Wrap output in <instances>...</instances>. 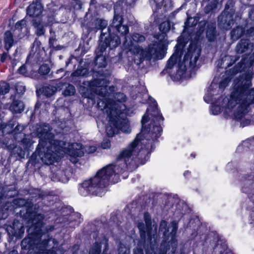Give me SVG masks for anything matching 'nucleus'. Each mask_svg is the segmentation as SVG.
<instances>
[{
  "label": "nucleus",
  "mask_w": 254,
  "mask_h": 254,
  "mask_svg": "<svg viewBox=\"0 0 254 254\" xmlns=\"http://www.w3.org/2000/svg\"><path fill=\"white\" fill-rule=\"evenodd\" d=\"M43 10V7L39 1L33 2L27 8V14L32 17H39Z\"/></svg>",
  "instance_id": "nucleus-17"
},
{
  "label": "nucleus",
  "mask_w": 254,
  "mask_h": 254,
  "mask_svg": "<svg viewBox=\"0 0 254 254\" xmlns=\"http://www.w3.org/2000/svg\"><path fill=\"white\" fill-rule=\"evenodd\" d=\"M86 72L85 69L78 68L76 71L72 73V76H84Z\"/></svg>",
  "instance_id": "nucleus-35"
},
{
  "label": "nucleus",
  "mask_w": 254,
  "mask_h": 254,
  "mask_svg": "<svg viewBox=\"0 0 254 254\" xmlns=\"http://www.w3.org/2000/svg\"><path fill=\"white\" fill-rule=\"evenodd\" d=\"M16 92L19 94H23L25 90V87L22 83H18L15 85Z\"/></svg>",
  "instance_id": "nucleus-33"
},
{
  "label": "nucleus",
  "mask_w": 254,
  "mask_h": 254,
  "mask_svg": "<svg viewBox=\"0 0 254 254\" xmlns=\"http://www.w3.org/2000/svg\"><path fill=\"white\" fill-rule=\"evenodd\" d=\"M252 77L253 72L249 71L234 80L233 91L223 110L226 118L240 121L243 127L250 123V120L244 119L254 104V96L250 90Z\"/></svg>",
  "instance_id": "nucleus-3"
},
{
  "label": "nucleus",
  "mask_w": 254,
  "mask_h": 254,
  "mask_svg": "<svg viewBox=\"0 0 254 254\" xmlns=\"http://www.w3.org/2000/svg\"><path fill=\"white\" fill-rule=\"evenodd\" d=\"M78 7H79V8H81V4H80V3H78Z\"/></svg>",
  "instance_id": "nucleus-51"
},
{
  "label": "nucleus",
  "mask_w": 254,
  "mask_h": 254,
  "mask_svg": "<svg viewBox=\"0 0 254 254\" xmlns=\"http://www.w3.org/2000/svg\"><path fill=\"white\" fill-rule=\"evenodd\" d=\"M200 54V50L199 49H192V46H190L187 53L185 55L184 59V65L181 64L177 72L176 78L177 79H181L185 74L186 70V66L189 65L193 67L195 65Z\"/></svg>",
  "instance_id": "nucleus-11"
},
{
  "label": "nucleus",
  "mask_w": 254,
  "mask_h": 254,
  "mask_svg": "<svg viewBox=\"0 0 254 254\" xmlns=\"http://www.w3.org/2000/svg\"><path fill=\"white\" fill-rule=\"evenodd\" d=\"M123 17L121 15L115 14L112 23L108 28V31L109 32V37L107 38L106 37L105 34L103 33H102L101 34H104V37H106V39H109V41L113 39L114 37L117 36V35H112L111 34V31H113L114 29H115L119 33L121 34V35L123 36L126 35L128 33L129 28L127 25L123 24ZM118 37L119 36H118ZM120 41H121V40Z\"/></svg>",
  "instance_id": "nucleus-12"
},
{
  "label": "nucleus",
  "mask_w": 254,
  "mask_h": 254,
  "mask_svg": "<svg viewBox=\"0 0 254 254\" xmlns=\"http://www.w3.org/2000/svg\"><path fill=\"white\" fill-rule=\"evenodd\" d=\"M144 153H148V150H147V151H144Z\"/></svg>",
  "instance_id": "nucleus-54"
},
{
  "label": "nucleus",
  "mask_w": 254,
  "mask_h": 254,
  "mask_svg": "<svg viewBox=\"0 0 254 254\" xmlns=\"http://www.w3.org/2000/svg\"><path fill=\"white\" fill-rule=\"evenodd\" d=\"M242 34V30L241 29L238 28L237 29H234L231 32V35L233 39H238L239 38Z\"/></svg>",
  "instance_id": "nucleus-32"
},
{
  "label": "nucleus",
  "mask_w": 254,
  "mask_h": 254,
  "mask_svg": "<svg viewBox=\"0 0 254 254\" xmlns=\"http://www.w3.org/2000/svg\"><path fill=\"white\" fill-rule=\"evenodd\" d=\"M134 254H143V252L142 249L140 248H137L134 250Z\"/></svg>",
  "instance_id": "nucleus-42"
},
{
  "label": "nucleus",
  "mask_w": 254,
  "mask_h": 254,
  "mask_svg": "<svg viewBox=\"0 0 254 254\" xmlns=\"http://www.w3.org/2000/svg\"><path fill=\"white\" fill-rule=\"evenodd\" d=\"M100 244L104 245L103 254H104L105 251L108 249V239L106 238H104L100 244L96 242L90 250L89 254H100L101 247Z\"/></svg>",
  "instance_id": "nucleus-18"
},
{
  "label": "nucleus",
  "mask_w": 254,
  "mask_h": 254,
  "mask_svg": "<svg viewBox=\"0 0 254 254\" xmlns=\"http://www.w3.org/2000/svg\"><path fill=\"white\" fill-rule=\"evenodd\" d=\"M177 60V56L175 55H173L168 61L167 65V67L171 68L173 66L174 64L176 63Z\"/></svg>",
  "instance_id": "nucleus-31"
},
{
  "label": "nucleus",
  "mask_w": 254,
  "mask_h": 254,
  "mask_svg": "<svg viewBox=\"0 0 254 254\" xmlns=\"http://www.w3.org/2000/svg\"><path fill=\"white\" fill-rule=\"evenodd\" d=\"M144 219L145 225L144 223L139 222L137 224L139 230L140 237L145 242H149L152 244L155 243L157 238V225L155 224L151 226V216L148 213H145L144 215Z\"/></svg>",
  "instance_id": "nucleus-10"
},
{
  "label": "nucleus",
  "mask_w": 254,
  "mask_h": 254,
  "mask_svg": "<svg viewBox=\"0 0 254 254\" xmlns=\"http://www.w3.org/2000/svg\"><path fill=\"white\" fill-rule=\"evenodd\" d=\"M25 200L22 198L16 199L13 200V203L18 206H22L25 204Z\"/></svg>",
  "instance_id": "nucleus-36"
},
{
  "label": "nucleus",
  "mask_w": 254,
  "mask_h": 254,
  "mask_svg": "<svg viewBox=\"0 0 254 254\" xmlns=\"http://www.w3.org/2000/svg\"><path fill=\"white\" fill-rule=\"evenodd\" d=\"M170 29V23L168 21L162 22L159 26V29L161 32L167 33Z\"/></svg>",
  "instance_id": "nucleus-26"
},
{
  "label": "nucleus",
  "mask_w": 254,
  "mask_h": 254,
  "mask_svg": "<svg viewBox=\"0 0 254 254\" xmlns=\"http://www.w3.org/2000/svg\"><path fill=\"white\" fill-rule=\"evenodd\" d=\"M56 241L53 239H49L43 241L41 243L37 244L33 240V237L25 238L21 242V246L29 250V254L34 251V254H56L54 250Z\"/></svg>",
  "instance_id": "nucleus-7"
},
{
  "label": "nucleus",
  "mask_w": 254,
  "mask_h": 254,
  "mask_svg": "<svg viewBox=\"0 0 254 254\" xmlns=\"http://www.w3.org/2000/svg\"><path fill=\"white\" fill-rule=\"evenodd\" d=\"M96 28L97 29H102V30L107 25V22L106 20L102 19H97L96 20Z\"/></svg>",
  "instance_id": "nucleus-28"
},
{
  "label": "nucleus",
  "mask_w": 254,
  "mask_h": 254,
  "mask_svg": "<svg viewBox=\"0 0 254 254\" xmlns=\"http://www.w3.org/2000/svg\"><path fill=\"white\" fill-rule=\"evenodd\" d=\"M109 82L105 79H95L88 83L86 91L82 92L83 95L88 98H92L93 94L100 95L103 97L98 102L100 110L106 115L114 114V111L118 113L125 112L126 106L123 103L126 100V95L122 93H117L114 96L115 101L109 97L115 91L114 86L108 87Z\"/></svg>",
  "instance_id": "nucleus-4"
},
{
  "label": "nucleus",
  "mask_w": 254,
  "mask_h": 254,
  "mask_svg": "<svg viewBox=\"0 0 254 254\" xmlns=\"http://www.w3.org/2000/svg\"><path fill=\"white\" fill-rule=\"evenodd\" d=\"M23 103L19 100H14L10 106V110L13 113H20L24 110Z\"/></svg>",
  "instance_id": "nucleus-19"
},
{
  "label": "nucleus",
  "mask_w": 254,
  "mask_h": 254,
  "mask_svg": "<svg viewBox=\"0 0 254 254\" xmlns=\"http://www.w3.org/2000/svg\"><path fill=\"white\" fill-rule=\"evenodd\" d=\"M3 188H0V199H2L4 194L2 193Z\"/></svg>",
  "instance_id": "nucleus-45"
},
{
  "label": "nucleus",
  "mask_w": 254,
  "mask_h": 254,
  "mask_svg": "<svg viewBox=\"0 0 254 254\" xmlns=\"http://www.w3.org/2000/svg\"><path fill=\"white\" fill-rule=\"evenodd\" d=\"M189 171H186L184 173V175L185 176H186L187 175H188L189 174Z\"/></svg>",
  "instance_id": "nucleus-50"
},
{
  "label": "nucleus",
  "mask_w": 254,
  "mask_h": 254,
  "mask_svg": "<svg viewBox=\"0 0 254 254\" xmlns=\"http://www.w3.org/2000/svg\"><path fill=\"white\" fill-rule=\"evenodd\" d=\"M218 25L223 28L226 30L229 29L234 23L233 15L232 13L224 11L218 17Z\"/></svg>",
  "instance_id": "nucleus-16"
},
{
  "label": "nucleus",
  "mask_w": 254,
  "mask_h": 254,
  "mask_svg": "<svg viewBox=\"0 0 254 254\" xmlns=\"http://www.w3.org/2000/svg\"><path fill=\"white\" fill-rule=\"evenodd\" d=\"M111 146L110 142L109 140H106L102 143L101 146L104 149L109 148Z\"/></svg>",
  "instance_id": "nucleus-38"
},
{
  "label": "nucleus",
  "mask_w": 254,
  "mask_h": 254,
  "mask_svg": "<svg viewBox=\"0 0 254 254\" xmlns=\"http://www.w3.org/2000/svg\"><path fill=\"white\" fill-rule=\"evenodd\" d=\"M206 36L209 41H213L215 36V24H212L208 27L206 32Z\"/></svg>",
  "instance_id": "nucleus-24"
},
{
  "label": "nucleus",
  "mask_w": 254,
  "mask_h": 254,
  "mask_svg": "<svg viewBox=\"0 0 254 254\" xmlns=\"http://www.w3.org/2000/svg\"><path fill=\"white\" fill-rule=\"evenodd\" d=\"M164 120L157 108V103L154 101L152 107L147 109L146 114L142 117V133L138 134L135 139L128 145L123 149L119 154L116 164H110L99 170L95 176L85 180L79 185L78 191L82 196L89 194L101 196L106 191L105 188L111 181L113 176L127 167L137 156L143 154V147L148 149L146 146L147 140L150 137L152 140L156 139L161 135L162 131L161 124Z\"/></svg>",
  "instance_id": "nucleus-1"
},
{
  "label": "nucleus",
  "mask_w": 254,
  "mask_h": 254,
  "mask_svg": "<svg viewBox=\"0 0 254 254\" xmlns=\"http://www.w3.org/2000/svg\"><path fill=\"white\" fill-rule=\"evenodd\" d=\"M23 129V127L22 126H19V125H17L16 126V127H15V128L14 129V132L15 133H16L17 132V131H19V130H22Z\"/></svg>",
  "instance_id": "nucleus-44"
},
{
  "label": "nucleus",
  "mask_w": 254,
  "mask_h": 254,
  "mask_svg": "<svg viewBox=\"0 0 254 254\" xmlns=\"http://www.w3.org/2000/svg\"><path fill=\"white\" fill-rule=\"evenodd\" d=\"M43 215L40 214L35 215L34 218L28 222L29 228L28 232L35 235L40 234V228L43 225Z\"/></svg>",
  "instance_id": "nucleus-15"
},
{
  "label": "nucleus",
  "mask_w": 254,
  "mask_h": 254,
  "mask_svg": "<svg viewBox=\"0 0 254 254\" xmlns=\"http://www.w3.org/2000/svg\"><path fill=\"white\" fill-rule=\"evenodd\" d=\"M154 0L155 2H156V3L159 2V0Z\"/></svg>",
  "instance_id": "nucleus-52"
},
{
  "label": "nucleus",
  "mask_w": 254,
  "mask_h": 254,
  "mask_svg": "<svg viewBox=\"0 0 254 254\" xmlns=\"http://www.w3.org/2000/svg\"><path fill=\"white\" fill-rule=\"evenodd\" d=\"M9 91V84L4 81L0 82V94L4 95L7 93Z\"/></svg>",
  "instance_id": "nucleus-25"
},
{
  "label": "nucleus",
  "mask_w": 254,
  "mask_h": 254,
  "mask_svg": "<svg viewBox=\"0 0 254 254\" xmlns=\"http://www.w3.org/2000/svg\"><path fill=\"white\" fill-rule=\"evenodd\" d=\"M8 254H18V253L16 251H12L10 252Z\"/></svg>",
  "instance_id": "nucleus-48"
},
{
  "label": "nucleus",
  "mask_w": 254,
  "mask_h": 254,
  "mask_svg": "<svg viewBox=\"0 0 254 254\" xmlns=\"http://www.w3.org/2000/svg\"><path fill=\"white\" fill-rule=\"evenodd\" d=\"M15 28L12 32L7 31L4 34V47L7 51L26 34V21L22 19L18 21L15 24Z\"/></svg>",
  "instance_id": "nucleus-8"
},
{
  "label": "nucleus",
  "mask_w": 254,
  "mask_h": 254,
  "mask_svg": "<svg viewBox=\"0 0 254 254\" xmlns=\"http://www.w3.org/2000/svg\"><path fill=\"white\" fill-rule=\"evenodd\" d=\"M33 25L35 28H36V34L38 36H41L44 35L45 33L44 26H47V24L41 20H38L37 21L36 19L33 20Z\"/></svg>",
  "instance_id": "nucleus-20"
},
{
  "label": "nucleus",
  "mask_w": 254,
  "mask_h": 254,
  "mask_svg": "<svg viewBox=\"0 0 254 254\" xmlns=\"http://www.w3.org/2000/svg\"><path fill=\"white\" fill-rule=\"evenodd\" d=\"M56 40L55 38L52 37L49 39V45L50 47L55 48Z\"/></svg>",
  "instance_id": "nucleus-40"
},
{
  "label": "nucleus",
  "mask_w": 254,
  "mask_h": 254,
  "mask_svg": "<svg viewBox=\"0 0 254 254\" xmlns=\"http://www.w3.org/2000/svg\"><path fill=\"white\" fill-rule=\"evenodd\" d=\"M249 16L252 20L254 21V8L249 13Z\"/></svg>",
  "instance_id": "nucleus-43"
},
{
  "label": "nucleus",
  "mask_w": 254,
  "mask_h": 254,
  "mask_svg": "<svg viewBox=\"0 0 254 254\" xmlns=\"http://www.w3.org/2000/svg\"><path fill=\"white\" fill-rule=\"evenodd\" d=\"M229 81L230 80L228 78H225L218 84L213 80L208 88L207 92L204 97V101L207 103H210L212 100V96L221 93L228 85Z\"/></svg>",
  "instance_id": "nucleus-14"
},
{
  "label": "nucleus",
  "mask_w": 254,
  "mask_h": 254,
  "mask_svg": "<svg viewBox=\"0 0 254 254\" xmlns=\"http://www.w3.org/2000/svg\"><path fill=\"white\" fill-rule=\"evenodd\" d=\"M126 114L125 112L118 113L115 111L112 115H107L109 123L106 127V131L108 136H113L120 130L125 133L130 132L128 121L125 117Z\"/></svg>",
  "instance_id": "nucleus-6"
},
{
  "label": "nucleus",
  "mask_w": 254,
  "mask_h": 254,
  "mask_svg": "<svg viewBox=\"0 0 254 254\" xmlns=\"http://www.w3.org/2000/svg\"><path fill=\"white\" fill-rule=\"evenodd\" d=\"M85 87H84L83 88V90H84L85 89Z\"/></svg>",
  "instance_id": "nucleus-55"
},
{
  "label": "nucleus",
  "mask_w": 254,
  "mask_h": 254,
  "mask_svg": "<svg viewBox=\"0 0 254 254\" xmlns=\"http://www.w3.org/2000/svg\"><path fill=\"white\" fill-rule=\"evenodd\" d=\"M50 131L48 125H39L37 130L39 138L37 151L45 164L51 165L58 161L65 153L73 157H81L84 152L91 153L96 150L95 146L83 147L80 143L67 144L64 141L53 139L54 135Z\"/></svg>",
  "instance_id": "nucleus-2"
},
{
  "label": "nucleus",
  "mask_w": 254,
  "mask_h": 254,
  "mask_svg": "<svg viewBox=\"0 0 254 254\" xmlns=\"http://www.w3.org/2000/svg\"><path fill=\"white\" fill-rule=\"evenodd\" d=\"M231 57L230 56H225V58H224V60L225 61H227V60H229L230 59H231Z\"/></svg>",
  "instance_id": "nucleus-49"
},
{
  "label": "nucleus",
  "mask_w": 254,
  "mask_h": 254,
  "mask_svg": "<svg viewBox=\"0 0 254 254\" xmlns=\"http://www.w3.org/2000/svg\"><path fill=\"white\" fill-rule=\"evenodd\" d=\"M20 232L22 233V234L23 235L24 233V228L23 226H21L20 229Z\"/></svg>",
  "instance_id": "nucleus-46"
},
{
  "label": "nucleus",
  "mask_w": 254,
  "mask_h": 254,
  "mask_svg": "<svg viewBox=\"0 0 254 254\" xmlns=\"http://www.w3.org/2000/svg\"><path fill=\"white\" fill-rule=\"evenodd\" d=\"M62 85H63V84H61L60 85H59L57 87L52 85L45 86L43 89V92L46 96H51L54 94L58 89L60 90L61 89V86Z\"/></svg>",
  "instance_id": "nucleus-22"
},
{
  "label": "nucleus",
  "mask_w": 254,
  "mask_h": 254,
  "mask_svg": "<svg viewBox=\"0 0 254 254\" xmlns=\"http://www.w3.org/2000/svg\"><path fill=\"white\" fill-rule=\"evenodd\" d=\"M9 56L7 54V53L4 52L3 54H2L0 56V61L2 63L4 62L6 59H8Z\"/></svg>",
  "instance_id": "nucleus-39"
},
{
  "label": "nucleus",
  "mask_w": 254,
  "mask_h": 254,
  "mask_svg": "<svg viewBox=\"0 0 254 254\" xmlns=\"http://www.w3.org/2000/svg\"><path fill=\"white\" fill-rule=\"evenodd\" d=\"M58 71H63V69H61L59 70Z\"/></svg>",
  "instance_id": "nucleus-53"
},
{
  "label": "nucleus",
  "mask_w": 254,
  "mask_h": 254,
  "mask_svg": "<svg viewBox=\"0 0 254 254\" xmlns=\"http://www.w3.org/2000/svg\"><path fill=\"white\" fill-rule=\"evenodd\" d=\"M13 126L14 124L11 123L4 125L2 124V122H0V130H1L3 133H9L13 131Z\"/></svg>",
  "instance_id": "nucleus-23"
},
{
  "label": "nucleus",
  "mask_w": 254,
  "mask_h": 254,
  "mask_svg": "<svg viewBox=\"0 0 254 254\" xmlns=\"http://www.w3.org/2000/svg\"><path fill=\"white\" fill-rule=\"evenodd\" d=\"M50 69L48 65L46 64H44L42 65L39 69V73L43 75L47 74L50 72Z\"/></svg>",
  "instance_id": "nucleus-30"
},
{
  "label": "nucleus",
  "mask_w": 254,
  "mask_h": 254,
  "mask_svg": "<svg viewBox=\"0 0 254 254\" xmlns=\"http://www.w3.org/2000/svg\"><path fill=\"white\" fill-rule=\"evenodd\" d=\"M75 92V89L74 87L70 84H68L67 87H66V89L64 90V94L65 96H71L74 94Z\"/></svg>",
  "instance_id": "nucleus-27"
},
{
  "label": "nucleus",
  "mask_w": 254,
  "mask_h": 254,
  "mask_svg": "<svg viewBox=\"0 0 254 254\" xmlns=\"http://www.w3.org/2000/svg\"><path fill=\"white\" fill-rule=\"evenodd\" d=\"M129 250L121 247L119 250V254H129Z\"/></svg>",
  "instance_id": "nucleus-37"
},
{
  "label": "nucleus",
  "mask_w": 254,
  "mask_h": 254,
  "mask_svg": "<svg viewBox=\"0 0 254 254\" xmlns=\"http://www.w3.org/2000/svg\"><path fill=\"white\" fill-rule=\"evenodd\" d=\"M155 41L154 43L149 45V53L145 54V52L140 50L137 47L131 49L133 52L137 53V56L139 59L140 62L137 63H142L145 59L150 60L152 58L157 59L163 58L162 52L163 47L166 43L167 35L165 33L161 32L160 34L155 35L154 36Z\"/></svg>",
  "instance_id": "nucleus-5"
},
{
  "label": "nucleus",
  "mask_w": 254,
  "mask_h": 254,
  "mask_svg": "<svg viewBox=\"0 0 254 254\" xmlns=\"http://www.w3.org/2000/svg\"><path fill=\"white\" fill-rule=\"evenodd\" d=\"M249 45V41L248 40L242 39L237 44L236 47V51L237 53L242 54L246 51Z\"/></svg>",
  "instance_id": "nucleus-21"
},
{
  "label": "nucleus",
  "mask_w": 254,
  "mask_h": 254,
  "mask_svg": "<svg viewBox=\"0 0 254 254\" xmlns=\"http://www.w3.org/2000/svg\"><path fill=\"white\" fill-rule=\"evenodd\" d=\"M149 158V156H148V155L146 156H145V161H143V162L141 161V164H144V163H145V161H147V160H148Z\"/></svg>",
  "instance_id": "nucleus-47"
},
{
  "label": "nucleus",
  "mask_w": 254,
  "mask_h": 254,
  "mask_svg": "<svg viewBox=\"0 0 254 254\" xmlns=\"http://www.w3.org/2000/svg\"><path fill=\"white\" fill-rule=\"evenodd\" d=\"M18 71L20 73L22 74H25V73H26V68H25V65L21 66L19 68Z\"/></svg>",
  "instance_id": "nucleus-41"
},
{
  "label": "nucleus",
  "mask_w": 254,
  "mask_h": 254,
  "mask_svg": "<svg viewBox=\"0 0 254 254\" xmlns=\"http://www.w3.org/2000/svg\"><path fill=\"white\" fill-rule=\"evenodd\" d=\"M126 40L124 42V45L126 47H127L128 50L131 53L132 55H134V63L137 64H140L141 63H137V62H140L139 59L137 56V53L135 52H133L132 50H131V49L133 48L134 47H137L139 49V51L141 50L145 52V54H147V53H149V48L148 49V50L147 51H144L143 49H142L141 47H140L139 46L136 45L137 43H140L143 42H144L145 40V37L142 35L140 34L139 33H133L132 36L131 38L129 41H128L126 37H125Z\"/></svg>",
  "instance_id": "nucleus-13"
},
{
  "label": "nucleus",
  "mask_w": 254,
  "mask_h": 254,
  "mask_svg": "<svg viewBox=\"0 0 254 254\" xmlns=\"http://www.w3.org/2000/svg\"><path fill=\"white\" fill-rule=\"evenodd\" d=\"M220 110L221 108L218 105L212 104L211 106V111L214 115H218L220 112Z\"/></svg>",
  "instance_id": "nucleus-34"
},
{
  "label": "nucleus",
  "mask_w": 254,
  "mask_h": 254,
  "mask_svg": "<svg viewBox=\"0 0 254 254\" xmlns=\"http://www.w3.org/2000/svg\"><path fill=\"white\" fill-rule=\"evenodd\" d=\"M120 44V41L118 36L114 37L113 39L109 40L104 37V35L101 34L99 46L96 50V57L95 63L99 67H105L107 65L106 59L103 55L104 52L108 47L111 49L116 48Z\"/></svg>",
  "instance_id": "nucleus-9"
},
{
  "label": "nucleus",
  "mask_w": 254,
  "mask_h": 254,
  "mask_svg": "<svg viewBox=\"0 0 254 254\" xmlns=\"http://www.w3.org/2000/svg\"><path fill=\"white\" fill-rule=\"evenodd\" d=\"M217 2L216 1H213L210 2L206 5L204 8V11L206 13H209L212 10H213L217 6Z\"/></svg>",
  "instance_id": "nucleus-29"
}]
</instances>
